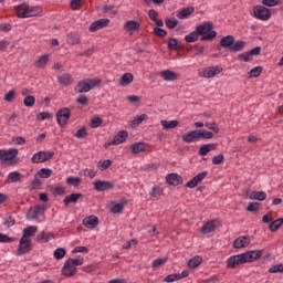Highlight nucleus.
I'll return each instance as SVG.
<instances>
[{
    "mask_svg": "<svg viewBox=\"0 0 283 283\" xmlns=\"http://www.w3.org/2000/svg\"><path fill=\"white\" fill-rule=\"evenodd\" d=\"M262 255H263L262 250H251L241 254L232 255L227 260V266L228 269H235V266H239V264L256 262V260H260Z\"/></svg>",
    "mask_w": 283,
    "mask_h": 283,
    "instance_id": "obj_1",
    "label": "nucleus"
},
{
    "mask_svg": "<svg viewBox=\"0 0 283 283\" xmlns=\"http://www.w3.org/2000/svg\"><path fill=\"white\" fill-rule=\"evenodd\" d=\"M220 48H224L229 52H242L247 48V42L242 40H237L233 35H226L219 42Z\"/></svg>",
    "mask_w": 283,
    "mask_h": 283,
    "instance_id": "obj_2",
    "label": "nucleus"
},
{
    "mask_svg": "<svg viewBox=\"0 0 283 283\" xmlns=\"http://www.w3.org/2000/svg\"><path fill=\"white\" fill-rule=\"evenodd\" d=\"M18 19H29L30 17H39L43 12L42 7H30L28 3H21L14 8Z\"/></svg>",
    "mask_w": 283,
    "mask_h": 283,
    "instance_id": "obj_3",
    "label": "nucleus"
},
{
    "mask_svg": "<svg viewBox=\"0 0 283 283\" xmlns=\"http://www.w3.org/2000/svg\"><path fill=\"white\" fill-rule=\"evenodd\" d=\"M200 41H213L218 36V32L213 30V22H205L196 27Z\"/></svg>",
    "mask_w": 283,
    "mask_h": 283,
    "instance_id": "obj_4",
    "label": "nucleus"
},
{
    "mask_svg": "<svg viewBox=\"0 0 283 283\" xmlns=\"http://www.w3.org/2000/svg\"><path fill=\"white\" fill-rule=\"evenodd\" d=\"M98 85H101V78H85L74 86V92L75 94H87Z\"/></svg>",
    "mask_w": 283,
    "mask_h": 283,
    "instance_id": "obj_5",
    "label": "nucleus"
},
{
    "mask_svg": "<svg viewBox=\"0 0 283 283\" xmlns=\"http://www.w3.org/2000/svg\"><path fill=\"white\" fill-rule=\"evenodd\" d=\"M71 117L72 111L67 107L60 108L55 114L56 123L60 127H65Z\"/></svg>",
    "mask_w": 283,
    "mask_h": 283,
    "instance_id": "obj_6",
    "label": "nucleus"
},
{
    "mask_svg": "<svg viewBox=\"0 0 283 283\" xmlns=\"http://www.w3.org/2000/svg\"><path fill=\"white\" fill-rule=\"evenodd\" d=\"M253 14L255 19H259V21H269V19H271V10L264 6H255L253 8Z\"/></svg>",
    "mask_w": 283,
    "mask_h": 283,
    "instance_id": "obj_7",
    "label": "nucleus"
},
{
    "mask_svg": "<svg viewBox=\"0 0 283 283\" xmlns=\"http://www.w3.org/2000/svg\"><path fill=\"white\" fill-rule=\"evenodd\" d=\"M129 136V133L127 130H119L112 140H108L104 147L107 149V147H112V145H122V143H125L127 140V137Z\"/></svg>",
    "mask_w": 283,
    "mask_h": 283,
    "instance_id": "obj_8",
    "label": "nucleus"
},
{
    "mask_svg": "<svg viewBox=\"0 0 283 283\" xmlns=\"http://www.w3.org/2000/svg\"><path fill=\"white\" fill-rule=\"evenodd\" d=\"M51 158H54V151H39L32 156L31 161L33 164L48 163Z\"/></svg>",
    "mask_w": 283,
    "mask_h": 283,
    "instance_id": "obj_9",
    "label": "nucleus"
},
{
    "mask_svg": "<svg viewBox=\"0 0 283 283\" xmlns=\"http://www.w3.org/2000/svg\"><path fill=\"white\" fill-rule=\"evenodd\" d=\"M262 52V46H256L248 52H243L238 55L239 61H243L244 63H249L252 61L251 56H260V53Z\"/></svg>",
    "mask_w": 283,
    "mask_h": 283,
    "instance_id": "obj_10",
    "label": "nucleus"
},
{
    "mask_svg": "<svg viewBox=\"0 0 283 283\" xmlns=\"http://www.w3.org/2000/svg\"><path fill=\"white\" fill-rule=\"evenodd\" d=\"M45 213V207L43 206H34L29 208L27 212V219L28 220H39L40 216H43Z\"/></svg>",
    "mask_w": 283,
    "mask_h": 283,
    "instance_id": "obj_11",
    "label": "nucleus"
},
{
    "mask_svg": "<svg viewBox=\"0 0 283 283\" xmlns=\"http://www.w3.org/2000/svg\"><path fill=\"white\" fill-rule=\"evenodd\" d=\"M30 251H32V240L21 238L18 248V255H25L27 253H30Z\"/></svg>",
    "mask_w": 283,
    "mask_h": 283,
    "instance_id": "obj_12",
    "label": "nucleus"
},
{
    "mask_svg": "<svg viewBox=\"0 0 283 283\" xmlns=\"http://www.w3.org/2000/svg\"><path fill=\"white\" fill-rule=\"evenodd\" d=\"M19 156V149L10 148L9 150L0 149V160L8 163V160H14Z\"/></svg>",
    "mask_w": 283,
    "mask_h": 283,
    "instance_id": "obj_13",
    "label": "nucleus"
},
{
    "mask_svg": "<svg viewBox=\"0 0 283 283\" xmlns=\"http://www.w3.org/2000/svg\"><path fill=\"white\" fill-rule=\"evenodd\" d=\"M222 72V67L220 66H210L199 72V76L203 78H213V76L220 74Z\"/></svg>",
    "mask_w": 283,
    "mask_h": 283,
    "instance_id": "obj_14",
    "label": "nucleus"
},
{
    "mask_svg": "<svg viewBox=\"0 0 283 283\" xmlns=\"http://www.w3.org/2000/svg\"><path fill=\"white\" fill-rule=\"evenodd\" d=\"M206 176H209L208 171L199 172L190 181L186 184V187H188V189H193L195 187H198V185H200V182L203 181Z\"/></svg>",
    "mask_w": 283,
    "mask_h": 283,
    "instance_id": "obj_15",
    "label": "nucleus"
},
{
    "mask_svg": "<svg viewBox=\"0 0 283 283\" xmlns=\"http://www.w3.org/2000/svg\"><path fill=\"white\" fill-rule=\"evenodd\" d=\"M94 189L95 191H98V192L109 191L111 189H114V182L97 180L94 182Z\"/></svg>",
    "mask_w": 283,
    "mask_h": 283,
    "instance_id": "obj_16",
    "label": "nucleus"
},
{
    "mask_svg": "<svg viewBox=\"0 0 283 283\" xmlns=\"http://www.w3.org/2000/svg\"><path fill=\"white\" fill-rule=\"evenodd\" d=\"M249 244H251V238L249 235H243V237L237 238L233 241L232 247L233 249H247Z\"/></svg>",
    "mask_w": 283,
    "mask_h": 283,
    "instance_id": "obj_17",
    "label": "nucleus"
},
{
    "mask_svg": "<svg viewBox=\"0 0 283 283\" xmlns=\"http://www.w3.org/2000/svg\"><path fill=\"white\" fill-rule=\"evenodd\" d=\"M62 275L64 277H74L76 275V268L67 259L62 268Z\"/></svg>",
    "mask_w": 283,
    "mask_h": 283,
    "instance_id": "obj_18",
    "label": "nucleus"
},
{
    "mask_svg": "<svg viewBox=\"0 0 283 283\" xmlns=\"http://www.w3.org/2000/svg\"><path fill=\"white\" fill-rule=\"evenodd\" d=\"M107 25H109V19L105 18V19H99L94 21L91 25H90V32H98V30H103V28H107Z\"/></svg>",
    "mask_w": 283,
    "mask_h": 283,
    "instance_id": "obj_19",
    "label": "nucleus"
},
{
    "mask_svg": "<svg viewBox=\"0 0 283 283\" xmlns=\"http://www.w3.org/2000/svg\"><path fill=\"white\" fill-rule=\"evenodd\" d=\"M83 198V193H71L63 199V205L70 207V205H76L78 200Z\"/></svg>",
    "mask_w": 283,
    "mask_h": 283,
    "instance_id": "obj_20",
    "label": "nucleus"
},
{
    "mask_svg": "<svg viewBox=\"0 0 283 283\" xmlns=\"http://www.w3.org/2000/svg\"><path fill=\"white\" fill-rule=\"evenodd\" d=\"M83 224L86 229H96L98 227V217L90 216L83 219Z\"/></svg>",
    "mask_w": 283,
    "mask_h": 283,
    "instance_id": "obj_21",
    "label": "nucleus"
},
{
    "mask_svg": "<svg viewBox=\"0 0 283 283\" xmlns=\"http://www.w3.org/2000/svg\"><path fill=\"white\" fill-rule=\"evenodd\" d=\"M166 181L168 182V185H172V187H178V185H182V178L180 177V175L175 172L167 175Z\"/></svg>",
    "mask_w": 283,
    "mask_h": 283,
    "instance_id": "obj_22",
    "label": "nucleus"
},
{
    "mask_svg": "<svg viewBox=\"0 0 283 283\" xmlns=\"http://www.w3.org/2000/svg\"><path fill=\"white\" fill-rule=\"evenodd\" d=\"M57 82L60 85H63L64 87H70L72 83H74V78H72V75L69 73H63L62 75L57 76Z\"/></svg>",
    "mask_w": 283,
    "mask_h": 283,
    "instance_id": "obj_23",
    "label": "nucleus"
},
{
    "mask_svg": "<svg viewBox=\"0 0 283 283\" xmlns=\"http://www.w3.org/2000/svg\"><path fill=\"white\" fill-rule=\"evenodd\" d=\"M39 231V228L36 226H29L23 230L22 238L24 240H30V238H34Z\"/></svg>",
    "mask_w": 283,
    "mask_h": 283,
    "instance_id": "obj_24",
    "label": "nucleus"
},
{
    "mask_svg": "<svg viewBox=\"0 0 283 283\" xmlns=\"http://www.w3.org/2000/svg\"><path fill=\"white\" fill-rule=\"evenodd\" d=\"M160 125L163 129L169 130V129H176V127L180 125V122L178 119H174V120L161 119Z\"/></svg>",
    "mask_w": 283,
    "mask_h": 283,
    "instance_id": "obj_25",
    "label": "nucleus"
},
{
    "mask_svg": "<svg viewBox=\"0 0 283 283\" xmlns=\"http://www.w3.org/2000/svg\"><path fill=\"white\" fill-rule=\"evenodd\" d=\"M184 143H195L198 139V130H190L181 136Z\"/></svg>",
    "mask_w": 283,
    "mask_h": 283,
    "instance_id": "obj_26",
    "label": "nucleus"
},
{
    "mask_svg": "<svg viewBox=\"0 0 283 283\" xmlns=\"http://www.w3.org/2000/svg\"><path fill=\"white\" fill-rule=\"evenodd\" d=\"M124 30L127 32H138V30H140V23L135 20L127 21L124 24Z\"/></svg>",
    "mask_w": 283,
    "mask_h": 283,
    "instance_id": "obj_27",
    "label": "nucleus"
},
{
    "mask_svg": "<svg viewBox=\"0 0 283 283\" xmlns=\"http://www.w3.org/2000/svg\"><path fill=\"white\" fill-rule=\"evenodd\" d=\"M193 12H196V8L193 7L184 8L177 13V19H188Z\"/></svg>",
    "mask_w": 283,
    "mask_h": 283,
    "instance_id": "obj_28",
    "label": "nucleus"
},
{
    "mask_svg": "<svg viewBox=\"0 0 283 283\" xmlns=\"http://www.w3.org/2000/svg\"><path fill=\"white\" fill-rule=\"evenodd\" d=\"M161 78H164V81H167V82L178 81V73L166 70L161 72Z\"/></svg>",
    "mask_w": 283,
    "mask_h": 283,
    "instance_id": "obj_29",
    "label": "nucleus"
},
{
    "mask_svg": "<svg viewBox=\"0 0 283 283\" xmlns=\"http://www.w3.org/2000/svg\"><path fill=\"white\" fill-rule=\"evenodd\" d=\"M130 83H134V74L132 73H125L119 78V85L122 87H125L127 85H130Z\"/></svg>",
    "mask_w": 283,
    "mask_h": 283,
    "instance_id": "obj_30",
    "label": "nucleus"
},
{
    "mask_svg": "<svg viewBox=\"0 0 283 283\" xmlns=\"http://www.w3.org/2000/svg\"><path fill=\"white\" fill-rule=\"evenodd\" d=\"M212 231H216V220L206 222L201 228L203 235H208V233H212Z\"/></svg>",
    "mask_w": 283,
    "mask_h": 283,
    "instance_id": "obj_31",
    "label": "nucleus"
},
{
    "mask_svg": "<svg viewBox=\"0 0 283 283\" xmlns=\"http://www.w3.org/2000/svg\"><path fill=\"white\" fill-rule=\"evenodd\" d=\"M188 269H198L202 264V256L196 255L188 261Z\"/></svg>",
    "mask_w": 283,
    "mask_h": 283,
    "instance_id": "obj_32",
    "label": "nucleus"
},
{
    "mask_svg": "<svg viewBox=\"0 0 283 283\" xmlns=\"http://www.w3.org/2000/svg\"><path fill=\"white\" fill-rule=\"evenodd\" d=\"M146 145L143 142H137L130 145L132 154H140V151H145Z\"/></svg>",
    "mask_w": 283,
    "mask_h": 283,
    "instance_id": "obj_33",
    "label": "nucleus"
},
{
    "mask_svg": "<svg viewBox=\"0 0 283 283\" xmlns=\"http://www.w3.org/2000/svg\"><path fill=\"white\" fill-rule=\"evenodd\" d=\"M250 200H259L262 202L263 200H266V192L264 191H252L249 196Z\"/></svg>",
    "mask_w": 283,
    "mask_h": 283,
    "instance_id": "obj_34",
    "label": "nucleus"
},
{
    "mask_svg": "<svg viewBox=\"0 0 283 283\" xmlns=\"http://www.w3.org/2000/svg\"><path fill=\"white\" fill-rule=\"evenodd\" d=\"M197 134L199 140L200 138L203 140H211V138H213V133L206 129H199L197 130Z\"/></svg>",
    "mask_w": 283,
    "mask_h": 283,
    "instance_id": "obj_35",
    "label": "nucleus"
},
{
    "mask_svg": "<svg viewBox=\"0 0 283 283\" xmlns=\"http://www.w3.org/2000/svg\"><path fill=\"white\" fill-rule=\"evenodd\" d=\"M148 119H149V116L147 114L137 115L132 120L130 126L138 127V125H140V123H143V120H148Z\"/></svg>",
    "mask_w": 283,
    "mask_h": 283,
    "instance_id": "obj_36",
    "label": "nucleus"
},
{
    "mask_svg": "<svg viewBox=\"0 0 283 283\" xmlns=\"http://www.w3.org/2000/svg\"><path fill=\"white\" fill-rule=\"evenodd\" d=\"M200 36V33H198V29L190 32L188 35L185 36L186 43H196Z\"/></svg>",
    "mask_w": 283,
    "mask_h": 283,
    "instance_id": "obj_37",
    "label": "nucleus"
},
{
    "mask_svg": "<svg viewBox=\"0 0 283 283\" xmlns=\"http://www.w3.org/2000/svg\"><path fill=\"white\" fill-rule=\"evenodd\" d=\"M66 41L71 45H78L81 43V38L76 36L75 33L71 32L66 34Z\"/></svg>",
    "mask_w": 283,
    "mask_h": 283,
    "instance_id": "obj_38",
    "label": "nucleus"
},
{
    "mask_svg": "<svg viewBox=\"0 0 283 283\" xmlns=\"http://www.w3.org/2000/svg\"><path fill=\"white\" fill-rule=\"evenodd\" d=\"M167 45H168V50H170V52L180 50V44H178V40L176 38L168 39Z\"/></svg>",
    "mask_w": 283,
    "mask_h": 283,
    "instance_id": "obj_39",
    "label": "nucleus"
},
{
    "mask_svg": "<svg viewBox=\"0 0 283 283\" xmlns=\"http://www.w3.org/2000/svg\"><path fill=\"white\" fill-rule=\"evenodd\" d=\"M262 72H264V67L255 66L248 74H249L250 78H258V76H260L262 74Z\"/></svg>",
    "mask_w": 283,
    "mask_h": 283,
    "instance_id": "obj_40",
    "label": "nucleus"
},
{
    "mask_svg": "<svg viewBox=\"0 0 283 283\" xmlns=\"http://www.w3.org/2000/svg\"><path fill=\"white\" fill-rule=\"evenodd\" d=\"M48 61H50V55H41L35 62V66L40 69L45 67V65H48Z\"/></svg>",
    "mask_w": 283,
    "mask_h": 283,
    "instance_id": "obj_41",
    "label": "nucleus"
},
{
    "mask_svg": "<svg viewBox=\"0 0 283 283\" xmlns=\"http://www.w3.org/2000/svg\"><path fill=\"white\" fill-rule=\"evenodd\" d=\"M81 182H83V180L80 177H69L66 179V185H69V187H78Z\"/></svg>",
    "mask_w": 283,
    "mask_h": 283,
    "instance_id": "obj_42",
    "label": "nucleus"
},
{
    "mask_svg": "<svg viewBox=\"0 0 283 283\" xmlns=\"http://www.w3.org/2000/svg\"><path fill=\"white\" fill-rule=\"evenodd\" d=\"M65 255H67V251L64 248H57L53 252V258H55V260H63V258H65Z\"/></svg>",
    "mask_w": 283,
    "mask_h": 283,
    "instance_id": "obj_43",
    "label": "nucleus"
},
{
    "mask_svg": "<svg viewBox=\"0 0 283 283\" xmlns=\"http://www.w3.org/2000/svg\"><path fill=\"white\" fill-rule=\"evenodd\" d=\"M281 227H282V218L272 221V222L270 223L269 229H270V231H271L272 233H275V231H277Z\"/></svg>",
    "mask_w": 283,
    "mask_h": 283,
    "instance_id": "obj_44",
    "label": "nucleus"
},
{
    "mask_svg": "<svg viewBox=\"0 0 283 283\" xmlns=\"http://www.w3.org/2000/svg\"><path fill=\"white\" fill-rule=\"evenodd\" d=\"M34 103H36V98L32 95H27L23 99V105L25 107H34Z\"/></svg>",
    "mask_w": 283,
    "mask_h": 283,
    "instance_id": "obj_45",
    "label": "nucleus"
},
{
    "mask_svg": "<svg viewBox=\"0 0 283 283\" xmlns=\"http://www.w3.org/2000/svg\"><path fill=\"white\" fill-rule=\"evenodd\" d=\"M165 24L168 28V30H174L178 25V19L176 18H167L165 20Z\"/></svg>",
    "mask_w": 283,
    "mask_h": 283,
    "instance_id": "obj_46",
    "label": "nucleus"
},
{
    "mask_svg": "<svg viewBox=\"0 0 283 283\" xmlns=\"http://www.w3.org/2000/svg\"><path fill=\"white\" fill-rule=\"evenodd\" d=\"M14 240H15L14 238L0 232V243L1 244H12V242H14Z\"/></svg>",
    "mask_w": 283,
    "mask_h": 283,
    "instance_id": "obj_47",
    "label": "nucleus"
},
{
    "mask_svg": "<svg viewBox=\"0 0 283 283\" xmlns=\"http://www.w3.org/2000/svg\"><path fill=\"white\" fill-rule=\"evenodd\" d=\"M36 175L39 176V178H50L52 176V169L42 168L36 172Z\"/></svg>",
    "mask_w": 283,
    "mask_h": 283,
    "instance_id": "obj_48",
    "label": "nucleus"
},
{
    "mask_svg": "<svg viewBox=\"0 0 283 283\" xmlns=\"http://www.w3.org/2000/svg\"><path fill=\"white\" fill-rule=\"evenodd\" d=\"M103 125V118L101 117H93L90 123V127L92 129H97V127H101Z\"/></svg>",
    "mask_w": 283,
    "mask_h": 283,
    "instance_id": "obj_49",
    "label": "nucleus"
},
{
    "mask_svg": "<svg viewBox=\"0 0 283 283\" xmlns=\"http://www.w3.org/2000/svg\"><path fill=\"white\" fill-rule=\"evenodd\" d=\"M164 264H167V258H158L153 261L151 266L153 269H159V266H163Z\"/></svg>",
    "mask_w": 283,
    "mask_h": 283,
    "instance_id": "obj_50",
    "label": "nucleus"
},
{
    "mask_svg": "<svg viewBox=\"0 0 283 283\" xmlns=\"http://www.w3.org/2000/svg\"><path fill=\"white\" fill-rule=\"evenodd\" d=\"M109 167H112L111 159H105V160L98 163V169H101V171H105V170L109 169Z\"/></svg>",
    "mask_w": 283,
    "mask_h": 283,
    "instance_id": "obj_51",
    "label": "nucleus"
},
{
    "mask_svg": "<svg viewBox=\"0 0 283 283\" xmlns=\"http://www.w3.org/2000/svg\"><path fill=\"white\" fill-rule=\"evenodd\" d=\"M154 34H156V36H159L160 39H165V36L167 35V30L161 29L160 27H155L153 29Z\"/></svg>",
    "mask_w": 283,
    "mask_h": 283,
    "instance_id": "obj_52",
    "label": "nucleus"
},
{
    "mask_svg": "<svg viewBox=\"0 0 283 283\" xmlns=\"http://www.w3.org/2000/svg\"><path fill=\"white\" fill-rule=\"evenodd\" d=\"M247 211H249L250 213H253V211H259L260 209V202L258 201H253V202H250L248 206H247Z\"/></svg>",
    "mask_w": 283,
    "mask_h": 283,
    "instance_id": "obj_53",
    "label": "nucleus"
},
{
    "mask_svg": "<svg viewBox=\"0 0 283 283\" xmlns=\"http://www.w3.org/2000/svg\"><path fill=\"white\" fill-rule=\"evenodd\" d=\"M126 205H127V202L116 203L111 209L112 213H120L123 211V209H125Z\"/></svg>",
    "mask_w": 283,
    "mask_h": 283,
    "instance_id": "obj_54",
    "label": "nucleus"
},
{
    "mask_svg": "<svg viewBox=\"0 0 283 283\" xmlns=\"http://www.w3.org/2000/svg\"><path fill=\"white\" fill-rule=\"evenodd\" d=\"M17 224V220L9 216L8 218L3 219V226L10 229V227H14Z\"/></svg>",
    "mask_w": 283,
    "mask_h": 283,
    "instance_id": "obj_55",
    "label": "nucleus"
},
{
    "mask_svg": "<svg viewBox=\"0 0 283 283\" xmlns=\"http://www.w3.org/2000/svg\"><path fill=\"white\" fill-rule=\"evenodd\" d=\"M14 98H17V92H14V90H11L4 94L6 103H12V101H14Z\"/></svg>",
    "mask_w": 283,
    "mask_h": 283,
    "instance_id": "obj_56",
    "label": "nucleus"
},
{
    "mask_svg": "<svg viewBox=\"0 0 283 283\" xmlns=\"http://www.w3.org/2000/svg\"><path fill=\"white\" fill-rule=\"evenodd\" d=\"M8 178L10 180V182H20L21 181V174L17 172V171H13V172L9 174Z\"/></svg>",
    "mask_w": 283,
    "mask_h": 283,
    "instance_id": "obj_57",
    "label": "nucleus"
},
{
    "mask_svg": "<svg viewBox=\"0 0 283 283\" xmlns=\"http://www.w3.org/2000/svg\"><path fill=\"white\" fill-rule=\"evenodd\" d=\"M77 105H90V99L87 98V95H84L83 93L76 98Z\"/></svg>",
    "mask_w": 283,
    "mask_h": 283,
    "instance_id": "obj_58",
    "label": "nucleus"
},
{
    "mask_svg": "<svg viewBox=\"0 0 283 283\" xmlns=\"http://www.w3.org/2000/svg\"><path fill=\"white\" fill-rule=\"evenodd\" d=\"M75 138H87V128L83 126L82 128L77 129V132L74 134Z\"/></svg>",
    "mask_w": 283,
    "mask_h": 283,
    "instance_id": "obj_59",
    "label": "nucleus"
},
{
    "mask_svg": "<svg viewBox=\"0 0 283 283\" xmlns=\"http://www.w3.org/2000/svg\"><path fill=\"white\" fill-rule=\"evenodd\" d=\"M224 163V155L219 154L212 157V165H222Z\"/></svg>",
    "mask_w": 283,
    "mask_h": 283,
    "instance_id": "obj_60",
    "label": "nucleus"
},
{
    "mask_svg": "<svg viewBox=\"0 0 283 283\" xmlns=\"http://www.w3.org/2000/svg\"><path fill=\"white\" fill-rule=\"evenodd\" d=\"M180 280V274L178 273H175V274H169L167 275L165 279H164V282H168V283H171V282H176Z\"/></svg>",
    "mask_w": 283,
    "mask_h": 283,
    "instance_id": "obj_61",
    "label": "nucleus"
},
{
    "mask_svg": "<svg viewBox=\"0 0 283 283\" xmlns=\"http://www.w3.org/2000/svg\"><path fill=\"white\" fill-rule=\"evenodd\" d=\"M269 273H283V263L276 264V265H272L269 269Z\"/></svg>",
    "mask_w": 283,
    "mask_h": 283,
    "instance_id": "obj_62",
    "label": "nucleus"
},
{
    "mask_svg": "<svg viewBox=\"0 0 283 283\" xmlns=\"http://www.w3.org/2000/svg\"><path fill=\"white\" fill-rule=\"evenodd\" d=\"M71 264L76 269V266H83V256H77V259H69Z\"/></svg>",
    "mask_w": 283,
    "mask_h": 283,
    "instance_id": "obj_63",
    "label": "nucleus"
},
{
    "mask_svg": "<svg viewBox=\"0 0 283 283\" xmlns=\"http://www.w3.org/2000/svg\"><path fill=\"white\" fill-rule=\"evenodd\" d=\"M151 198H160L163 196V190L160 187L153 188L150 192Z\"/></svg>",
    "mask_w": 283,
    "mask_h": 283,
    "instance_id": "obj_64",
    "label": "nucleus"
}]
</instances>
